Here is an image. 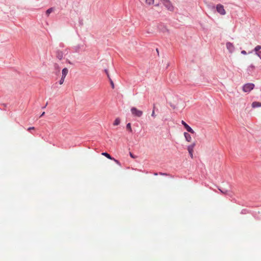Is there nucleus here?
I'll list each match as a JSON object with an SVG mask.
<instances>
[{
    "mask_svg": "<svg viewBox=\"0 0 261 261\" xmlns=\"http://www.w3.org/2000/svg\"><path fill=\"white\" fill-rule=\"evenodd\" d=\"M166 8L170 11L174 10V7L169 0H161Z\"/></svg>",
    "mask_w": 261,
    "mask_h": 261,
    "instance_id": "nucleus-1",
    "label": "nucleus"
},
{
    "mask_svg": "<svg viewBox=\"0 0 261 261\" xmlns=\"http://www.w3.org/2000/svg\"><path fill=\"white\" fill-rule=\"evenodd\" d=\"M132 114L136 117H140L143 115V112L137 109L135 107H133L130 109Z\"/></svg>",
    "mask_w": 261,
    "mask_h": 261,
    "instance_id": "nucleus-2",
    "label": "nucleus"
},
{
    "mask_svg": "<svg viewBox=\"0 0 261 261\" xmlns=\"http://www.w3.org/2000/svg\"><path fill=\"white\" fill-rule=\"evenodd\" d=\"M254 87V85L252 83L245 84L243 86V90L245 92H249L251 91Z\"/></svg>",
    "mask_w": 261,
    "mask_h": 261,
    "instance_id": "nucleus-3",
    "label": "nucleus"
},
{
    "mask_svg": "<svg viewBox=\"0 0 261 261\" xmlns=\"http://www.w3.org/2000/svg\"><path fill=\"white\" fill-rule=\"evenodd\" d=\"M196 145V144L195 143H192V144H191L190 145H189L188 146V148H187V149H188V151L190 154V157L193 159V151H194V148L195 147Z\"/></svg>",
    "mask_w": 261,
    "mask_h": 261,
    "instance_id": "nucleus-4",
    "label": "nucleus"
},
{
    "mask_svg": "<svg viewBox=\"0 0 261 261\" xmlns=\"http://www.w3.org/2000/svg\"><path fill=\"white\" fill-rule=\"evenodd\" d=\"M217 11L218 13H219L221 15L225 14L226 12L224 9V7L223 5L221 4L217 5L216 7Z\"/></svg>",
    "mask_w": 261,
    "mask_h": 261,
    "instance_id": "nucleus-5",
    "label": "nucleus"
},
{
    "mask_svg": "<svg viewBox=\"0 0 261 261\" xmlns=\"http://www.w3.org/2000/svg\"><path fill=\"white\" fill-rule=\"evenodd\" d=\"M181 123L188 132L192 134H194L195 133L193 129L191 128V127H190L184 120L181 121Z\"/></svg>",
    "mask_w": 261,
    "mask_h": 261,
    "instance_id": "nucleus-6",
    "label": "nucleus"
},
{
    "mask_svg": "<svg viewBox=\"0 0 261 261\" xmlns=\"http://www.w3.org/2000/svg\"><path fill=\"white\" fill-rule=\"evenodd\" d=\"M226 47L230 53H232L234 50V47L231 43L227 42L226 43Z\"/></svg>",
    "mask_w": 261,
    "mask_h": 261,
    "instance_id": "nucleus-7",
    "label": "nucleus"
},
{
    "mask_svg": "<svg viewBox=\"0 0 261 261\" xmlns=\"http://www.w3.org/2000/svg\"><path fill=\"white\" fill-rule=\"evenodd\" d=\"M251 106L253 108H261V102L258 101H254L252 103Z\"/></svg>",
    "mask_w": 261,
    "mask_h": 261,
    "instance_id": "nucleus-8",
    "label": "nucleus"
},
{
    "mask_svg": "<svg viewBox=\"0 0 261 261\" xmlns=\"http://www.w3.org/2000/svg\"><path fill=\"white\" fill-rule=\"evenodd\" d=\"M184 136L186 138V140L188 141V142H191V140H192V137L191 136V135L188 134V133H186V132H185L184 133Z\"/></svg>",
    "mask_w": 261,
    "mask_h": 261,
    "instance_id": "nucleus-9",
    "label": "nucleus"
},
{
    "mask_svg": "<svg viewBox=\"0 0 261 261\" xmlns=\"http://www.w3.org/2000/svg\"><path fill=\"white\" fill-rule=\"evenodd\" d=\"M68 72V70L67 68H65L63 69V70L62 71V77L63 78H65Z\"/></svg>",
    "mask_w": 261,
    "mask_h": 261,
    "instance_id": "nucleus-10",
    "label": "nucleus"
},
{
    "mask_svg": "<svg viewBox=\"0 0 261 261\" xmlns=\"http://www.w3.org/2000/svg\"><path fill=\"white\" fill-rule=\"evenodd\" d=\"M54 8H50L47 9L46 11V14L47 15V16H48L49 15V14L54 11Z\"/></svg>",
    "mask_w": 261,
    "mask_h": 261,
    "instance_id": "nucleus-11",
    "label": "nucleus"
},
{
    "mask_svg": "<svg viewBox=\"0 0 261 261\" xmlns=\"http://www.w3.org/2000/svg\"><path fill=\"white\" fill-rule=\"evenodd\" d=\"M120 119L117 118L115 120V121L113 123V125L114 126L118 125L120 124Z\"/></svg>",
    "mask_w": 261,
    "mask_h": 261,
    "instance_id": "nucleus-12",
    "label": "nucleus"
},
{
    "mask_svg": "<svg viewBox=\"0 0 261 261\" xmlns=\"http://www.w3.org/2000/svg\"><path fill=\"white\" fill-rule=\"evenodd\" d=\"M101 154L102 155L105 156L106 157H107L109 159H110V160H113V158H112L111 157V156L109 153H108L107 152H103V153H101Z\"/></svg>",
    "mask_w": 261,
    "mask_h": 261,
    "instance_id": "nucleus-13",
    "label": "nucleus"
},
{
    "mask_svg": "<svg viewBox=\"0 0 261 261\" xmlns=\"http://www.w3.org/2000/svg\"><path fill=\"white\" fill-rule=\"evenodd\" d=\"M154 0H145L146 4L148 5H152L154 3Z\"/></svg>",
    "mask_w": 261,
    "mask_h": 261,
    "instance_id": "nucleus-14",
    "label": "nucleus"
},
{
    "mask_svg": "<svg viewBox=\"0 0 261 261\" xmlns=\"http://www.w3.org/2000/svg\"><path fill=\"white\" fill-rule=\"evenodd\" d=\"M126 128L130 132H132V127H131V124L130 123H128L126 125Z\"/></svg>",
    "mask_w": 261,
    "mask_h": 261,
    "instance_id": "nucleus-15",
    "label": "nucleus"
},
{
    "mask_svg": "<svg viewBox=\"0 0 261 261\" xmlns=\"http://www.w3.org/2000/svg\"><path fill=\"white\" fill-rule=\"evenodd\" d=\"M261 49V46L260 45H257L255 48L254 50L256 51V53L259 52L258 51Z\"/></svg>",
    "mask_w": 261,
    "mask_h": 261,
    "instance_id": "nucleus-16",
    "label": "nucleus"
},
{
    "mask_svg": "<svg viewBox=\"0 0 261 261\" xmlns=\"http://www.w3.org/2000/svg\"><path fill=\"white\" fill-rule=\"evenodd\" d=\"M64 80H65V78H63V77H61V80H60V82H59V83L60 85H62L63 84L64 82Z\"/></svg>",
    "mask_w": 261,
    "mask_h": 261,
    "instance_id": "nucleus-17",
    "label": "nucleus"
},
{
    "mask_svg": "<svg viewBox=\"0 0 261 261\" xmlns=\"http://www.w3.org/2000/svg\"><path fill=\"white\" fill-rule=\"evenodd\" d=\"M151 116L154 118H155L156 117V115L155 114V112H154V107L153 108V110L152 112Z\"/></svg>",
    "mask_w": 261,
    "mask_h": 261,
    "instance_id": "nucleus-18",
    "label": "nucleus"
},
{
    "mask_svg": "<svg viewBox=\"0 0 261 261\" xmlns=\"http://www.w3.org/2000/svg\"><path fill=\"white\" fill-rule=\"evenodd\" d=\"M110 83H111V85L112 88L113 89H114V83H113V82L112 81V80H111V79H110Z\"/></svg>",
    "mask_w": 261,
    "mask_h": 261,
    "instance_id": "nucleus-19",
    "label": "nucleus"
},
{
    "mask_svg": "<svg viewBox=\"0 0 261 261\" xmlns=\"http://www.w3.org/2000/svg\"><path fill=\"white\" fill-rule=\"evenodd\" d=\"M256 55H257L261 59V51L256 53Z\"/></svg>",
    "mask_w": 261,
    "mask_h": 261,
    "instance_id": "nucleus-20",
    "label": "nucleus"
},
{
    "mask_svg": "<svg viewBox=\"0 0 261 261\" xmlns=\"http://www.w3.org/2000/svg\"><path fill=\"white\" fill-rule=\"evenodd\" d=\"M57 57L58 58H59L60 60H61L62 58V55H60L59 54H58V55L57 56Z\"/></svg>",
    "mask_w": 261,
    "mask_h": 261,
    "instance_id": "nucleus-21",
    "label": "nucleus"
},
{
    "mask_svg": "<svg viewBox=\"0 0 261 261\" xmlns=\"http://www.w3.org/2000/svg\"><path fill=\"white\" fill-rule=\"evenodd\" d=\"M113 160H114L117 164L120 165V163L118 160H115L114 158H113Z\"/></svg>",
    "mask_w": 261,
    "mask_h": 261,
    "instance_id": "nucleus-22",
    "label": "nucleus"
},
{
    "mask_svg": "<svg viewBox=\"0 0 261 261\" xmlns=\"http://www.w3.org/2000/svg\"><path fill=\"white\" fill-rule=\"evenodd\" d=\"M113 160H114L117 164L120 165V163L118 160H115L114 158H113Z\"/></svg>",
    "mask_w": 261,
    "mask_h": 261,
    "instance_id": "nucleus-23",
    "label": "nucleus"
},
{
    "mask_svg": "<svg viewBox=\"0 0 261 261\" xmlns=\"http://www.w3.org/2000/svg\"><path fill=\"white\" fill-rule=\"evenodd\" d=\"M34 129H35L34 127H30L28 128V130H33Z\"/></svg>",
    "mask_w": 261,
    "mask_h": 261,
    "instance_id": "nucleus-24",
    "label": "nucleus"
},
{
    "mask_svg": "<svg viewBox=\"0 0 261 261\" xmlns=\"http://www.w3.org/2000/svg\"><path fill=\"white\" fill-rule=\"evenodd\" d=\"M241 53L243 55H246L247 53H246V51L245 50H242L241 51Z\"/></svg>",
    "mask_w": 261,
    "mask_h": 261,
    "instance_id": "nucleus-25",
    "label": "nucleus"
},
{
    "mask_svg": "<svg viewBox=\"0 0 261 261\" xmlns=\"http://www.w3.org/2000/svg\"><path fill=\"white\" fill-rule=\"evenodd\" d=\"M129 154H130V156L132 158H135V156H134V155L132 153L130 152L129 153Z\"/></svg>",
    "mask_w": 261,
    "mask_h": 261,
    "instance_id": "nucleus-26",
    "label": "nucleus"
},
{
    "mask_svg": "<svg viewBox=\"0 0 261 261\" xmlns=\"http://www.w3.org/2000/svg\"><path fill=\"white\" fill-rule=\"evenodd\" d=\"M44 114H45V112H43L42 113V114L41 115L40 117H42V116H44Z\"/></svg>",
    "mask_w": 261,
    "mask_h": 261,
    "instance_id": "nucleus-27",
    "label": "nucleus"
},
{
    "mask_svg": "<svg viewBox=\"0 0 261 261\" xmlns=\"http://www.w3.org/2000/svg\"><path fill=\"white\" fill-rule=\"evenodd\" d=\"M160 174H161V175H167V174L163 173H160Z\"/></svg>",
    "mask_w": 261,
    "mask_h": 261,
    "instance_id": "nucleus-28",
    "label": "nucleus"
},
{
    "mask_svg": "<svg viewBox=\"0 0 261 261\" xmlns=\"http://www.w3.org/2000/svg\"><path fill=\"white\" fill-rule=\"evenodd\" d=\"M105 71H106V72L107 73V74L108 76H109V74H108V71H107V70H105Z\"/></svg>",
    "mask_w": 261,
    "mask_h": 261,
    "instance_id": "nucleus-29",
    "label": "nucleus"
},
{
    "mask_svg": "<svg viewBox=\"0 0 261 261\" xmlns=\"http://www.w3.org/2000/svg\"><path fill=\"white\" fill-rule=\"evenodd\" d=\"M220 191L222 193H224V192H223V191H222V190H220Z\"/></svg>",
    "mask_w": 261,
    "mask_h": 261,
    "instance_id": "nucleus-30",
    "label": "nucleus"
}]
</instances>
